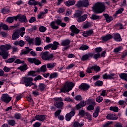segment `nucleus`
<instances>
[{"instance_id": "obj_1", "label": "nucleus", "mask_w": 127, "mask_h": 127, "mask_svg": "<svg viewBox=\"0 0 127 127\" xmlns=\"http://www.w3.org/2000/svg\"><path fill=\"white\" fill-rule=\"evenodd\" d=\"M11 45L6 44L5 45H1L0 46V55L2 56L3 59H7L8 57V51L11 49Z\"/></svg>"}, {"instance_id": "obj_2", "label": "nucleus", "mask_w": 127, "mask_h": 127, "mask_svg": "<svg viewBox=\"0 0 127 127\" xmlns=\"http://www.w3.org/2000/svg\"><path fill=\"white\" fill-rule=\"evenodd\" d=\"M93 12L95 13H102L106 9V6L104 3L97 2L92 7Z\"/></svg>"}, {"instance_id": "obj_3", "label": "nucleus", "mask_w": 127, "mask_h": 127, "mask_svg": "<svg viewBox=\"0 0 127 127\" xmlns=\"http://www.w3.org/2000/svg\"><path fill=\"white\" fill-rule=\"evenodd\" d=\"M73 87L74 83H73V82H67L64 87L61 89L60 93H65V92L68 93L72 90Z\"/></svg>"}, {"instance_id": "obj_4", "label": "nucleus", "mask_w": 127, "mask_h": 127, "mask_svg": "<svg viewBox=\"0 0 127 127\" xmlns=\"http://www.w3.org/2000/svg\"><path fill=\"white\" fill-rule=\"evenodd\" d=\"M56 102L54 103L55 106L58 109H62L64 106V103L62 102L63 99L61 97L55 98Z\"/></svg>"}, {"instance_id": "obj_5", "label": "nucleus", "mask_w": 127, "mask_h": 127, "mask_svg": "<svg viewBox=\"0 0 127 127\" xmlns=\"http://www.w3.org/2000/svg\"><path fill=\"white\" fill-rule=\"evenodd\" d=\"M23 82L26 87H31L33 85V78L30 77H25L23 78Z\"/></svg>"}, {"instance_id": "obj_6", "label": "nucleus", "mask_w": 127, "mask_h": 127, "mask_svg": "<svg viewBox=\"0 0 127 127\" xmlns=\"http://www.w3.org/2000/svg\"><path fill=\"white\" fill-rule=\"evenodd\" d=\"M60 45V44L58 42H54L53 44H49V45L45 46L44 49L47 50L51 48L52 50H56L58 48V46Z\"/></svg>"}, {"instance_id": "obj_7", "label": "nucleus", "mask_w": 127, "mask_h": 127, "mask_svg": "<svg viewBox=\"0 0 127 127\" xmlns=\"http://www.w3.org/2000/svg\"><path fill=\"white\" fill-rule=\"evenodd\" d=\"M53 58V55L49 54V52H45L42 54V59L45 61H50Z\"/></svg>"}, {"instance_id": "obj_8", "label": "nucleus", "mask_w": 127, "mask_h": 127, "mask_svg": "<svg viewBox=\"0 0 127 127\" xmlns=\"http://www.w3.org/2000/svg\"><path fill=\"white\" fill-rule=\"evenodd\" d=\"M71 43V40L69 39H65L64 40H63L61 43V45L62 46H64V50H68L69 48H70V44Z\"/></svg>"}, {"instance_id": "obj_9", "label": "nucleus", "mask_w": 127, "mask_h": 127, "mask_svg": "<svg viewBox=\"0 0 127 127\" xmlns=\"http://www.w3.org/2000/svg\"><path fill=\"white\" fill-rule=\"evenodd\" d=\"M17 19H18L20 22H24L25 23L28 22V21L26 18V16L24 15L18 14V15L15 17V20H17Z\"/></svg>"}, {"instance_id": "obj_10", "label": "nucleus", "mask_w": 127, "mask_h": 127, "mask_svg": "<svg viewBox=\"0 0 127 127\" xmlns=\"http://www.w3.org/2000/svg\"><path fill=\"white\" fill-rule=\"evenodd\" d=\"M1 100L6 103V104H8L10 101H11V97L7 94H2L1 97Z\"/></svg>"}, {"instance_id": "obj_11", "label": "nucleus", "mask_w": 127, "mask_h": 127, "mask_svg": "<svg viewBox=\"0 0 127 127\" xmlns=\"http://www.w3.org/2000/svg\"><path fill=\"white\" fill-rule=\"evenodd\" d=\"M75 109L72 108L71 112L65 115L66 121L67 122L70 121L71 119H72V117H74V116H75Z\"/></svg>"}, {"instance_id": "obj_12", "label": "nucleus", "mask_w": 127, "mask_h": 127, "mask_svg": "<svg viewBox=\"0 0 127 127\" xmlns=\"http://www.w3.org/2000/svg\"><path fill=\"white\" fill-rule=\"evenodd\" d=\"M19 30H15L12 35V40H16L19 38Z\"/></svg>"}, {"instance_id": "obj_13", "label": "nucleus", "mask_w": 127, "mask_h": 127, "mask_svg": "<svg viewBox=\"0 0 127 127\" xmlns=\"http://www.w3.org/2000/svg\"><path fill=\"white\" fill-rule=\"evenodd\" d=\"M93 56H94V53H89L83 56L81 58V60L82 61H85V60H88V59H89L90 57L92 58Z\"/></svg>"}, {"instance_id": "obj_14", "label": "nucleus", "mask_w": 127, "mask_h": 127, "mask_svg": "<svg viewBox=\"0 0 127 127\" xmlns=\"http://www.w3.org/2000/svg\"><path fill=\"white\" fill-rule=\"evenodd\" d=\"M79 88L81 90H82V91H87V90H89L90 85H89V84H87V83H82L79 86Z\"/></svg>"}, {"instance_id": "obj_15", "label": "nucleus", "mask_w": 127, "mask_h": 127, "mask_svg": "<svg viewBox=\"0 0 127 127\" xmlns=\"http://www.w3.org/2000/svg\"><path fill=\"white\" fill-rule=\"evenodd\" d=\"M107 120H110L111 121H116L118 119V117L113 114H109L106 116Z\"/></svg>"}, {"instance_id": "obj_16", "label": "nucleus", "mask_w": 127, "mask_h": 127, "mask_svg": "<svg viewBox=\"0 0 127 127\" xmlns=\"http://www.w3.org/2000/svg\"><path fill=\"white\" fill-rule=\"evenodd\" d=\"M114 77H115V74L114 73H111L110 74H108L107 73H105L103 75V78L104 79H113Z\"/></svg>"}, {"instance_id": "obj_17", "label": "nucleus", "mask_w": 127, "mask_h": 127, "mask_svg": "<svg viewBox=\"0 0 127 127\" xmlns=\"http://www.w3.org/2000/svg\"><path fill=\"white\" fill-rule=\"evenodd\" d=\"M70 29H71V32H73L76 34H78V33L80 32V30L78 29V28L76 27V26L74 25H72L70 26Z\"/></svg>"}, {"instance_id": "obj_18", "label": "nucleus", "mask_w": 127, "mask_h": 127, "mask_svg": "<svg viewBox=\"0 0 127 127\" xmlns=\"http://www.w3.org/2000/svg\"><path fill=\"white\" fill-rule=\"evenodd\" d=\"M35 119L37 121H39L40 122H43V121H45L46 117L44 115H36L35 116Z\"/></svg>"}, {"instance_id": "obj_19", "label": "nucleus", "mask_w": 127, "mask_h": 127, "mask_svg": "<svg viewBox=\"0 0 127 127\" xmlns=\"http://www.w3.org/2000/svg\"><path fill=\"white\" fill-rule=\"evenodd\" d=\"M93 33L94 31H93V30H89L84 32L83 33V36H84V37H88V36H91Z\"/></svg>"}, {"instance_id": "obj_20", "label": "nucleus", "mask_w": 127, "mask_h": 127, "mask_svg": "<svg viewBox=\"0 0 127 127\" xmlns=\"http://www.w3.org/2000/svg\"><path fill=\"white\" fill-rule=\"evenodd\" d=\"M46 64H44L42 65L40 68H38L37 69V72L38 73H41V72H45L47 71V68L46 67Z\"/></svg>"}, {"instance_id": "obj_21", "label": "nucleus", "mask_w": 127, "mask_h": 127, "mask_svg": "<svg viewBox=\"0 0 127 127\" xmlns=\"http://www.w3.org/2000/svg\"><path fill=\"white\" fill-rule=\"evenodd\" d=\"M25 50H22L20 53L21 55H25V54H28L32 49L29 48V47H25Z\"/></svg>"}, {"instance_id": "obj_22", "label": "nucleus", "mask_w": 127, "mask_h": 127, "mask_svg": "<svg viewBox=\"0 0 127 127\" xmlns=\"http://www.w3.org/2000/svg\"><path fill=\"white\" fill-rule=\"evenodd\" d=\"M46 65L47 66V68L48 69H49L50 70H52V69H54V67L56 66V63H50L47 64Z\"/></svg>"}, {"instance_id": "obj_23", "label": "nucleus", "mask_w": 127, "mask_h": 127, "mask_svg": "<svg viewBox=\"0 0 127 127\" xmlns=\"http://www.w3.org/2000/svg\"><path fill=\"white\" fill-rule=\"evenodd\" d=\"M88 17V15L87 14H84L82 15V16L79 17L77 19V22H83L87 19V18Z\"/></svg>"}, {"instance_id": "obj_24", "label": "nucleus", "mask_w": 127, "mask_h": 127, "mask_svg": "<svg viewBox=\"0 0 127 127\" xmlns=\"http://www.w3.org/2000/svg\"><path fill=\"white\" fill-rule=\"evenodd\" d=\"M112 38H113V36L110 34L107 35L102 37L103 41L105 42L108 41V40H110V39H112Z\"/></svg>"}, {"instance_id": "obj_25", "label": "nucleus", "mask_w": 127, "mask_h": 127, "mask_svg": "<svg viewBox=\"0 0 127 127\" xmlns=\"http://www.w3.org/2000/svg\"><path fill=\"white\" fill-rule=\"evenodd\" d=\"M75 3H76L75 0H68L65 2V5H66V6H71V5H74Z\"/></svg>"}, {"instance_id": "obj_26", "label": "nucleus", "mask_w": 127, "mask_h": 127, "mask_svg": "<svg viewBox=\"0 0 127 127\" xmlns=\"http://www.w3.org/2000/svg\"><path fill=\"white\" fill-rule=\"evenodd\" d=\"M113 38L116 41H122L121 35H120L119 33L114 34L113 36Z\"/></svg>"}, {"instance_id": "obj_27", "label": "nucleus", "mask_w": 127, "mask_h": 127, "mask_svg": "<svg viewBox=\"0 0 127 127\" xmlns=\"http://www.w3.org/2000/svg\"><path fill=\"white\" fill-rule=\"evenodd\" d=\"M103 16L106 18L107 22H111V21L114 19L113 17L110 16L108 14H104Z\"/></svg>"}, {"instance_id": "obj_28", "label": "nucleus", "mask_w": 127, "mask_h": 127, "mask_svg": "<svg viewBox=\"0 0 127 127\" xmlns=\"http://www.w3.org/2000/svg\"><path fill=\"white\" fill-rule=\"evenodd\" d=\"M84 125H85V123L83 122L79 123L78 122H75L73 124L72 127H82L84 126Z\"/></svg>"}, {"instance_id": "obj_29", "label": "nucleus", "mask_w": 127, "mask_h": 127, "mask_svg": "<svg viewBox=\"0 0 127 127\" xmlns=\"http://www.w3.org/2000/svg\"><path fill=\"white\" fill-rule=\"evenodd\" d=\"M99 112H100V107L97 106L96 108V110L93 114V118H97L99 116Z\"/></svg>"}, {"instance_id": "obj_30", "label": "nucleus", "mask_w": 127, "mask_h": 127, "mask_svg": "<svg viewBox=\"0 0 127 127\" xmlns=\"http://www.w3.org/2000/svg\"><path fill=\"white\" fill-rule=\"evenodd\" d=\"M59 76L58 72H52L49 76V79H55Z\"/></svg>"}, {"instance_id": "obj_31", "label": "nucleus", "mask_w": 127, "mask_h": 127, "mask_svg": "<svg viewBox=\"0 0 127 127\" xmlns=\"http://www.w3.org/2000/svg\"><path fill=\"white\" fill-rule=\"evenodd\" d=\"M17 30H19V34L21 36V37H23V35L25 34V28L24 27H22L20 29H18Z\"/></svg>"}, {"instance_id": "obj_32", "label": "nucleus", "mask_w": 127, "mask_h": 127, "mask_svg": "<svg viewBox=\"0 0 127 127\" xmlns=\"http://www.w3.org/2000/svg\"><path fill=\"white\" fill-rule=\"evenodd\" d=\"M91 68L93 69L95 72H96V73L101 71V67L96 64L92 66Z\"/></svg>"}, {"instance_id": "obj_33", "label": "nucleus", "mask_w": 127, "mask_h": 127, "mask_svg": "<svg viewBox=\"0 0 127 127\" xmlns=\"http://www.w3.org/2000/svg\"><path fill=\"white\" fill-rule=\"evenodd\" d=\"M15 59H16V57L15 56H13L12 58H9L7 60L5 61L6 63H12V62H14Z\"/></svg>"}, {"instance_id": "obj_34", "label": "nucleus", "mask_w": 127, "mask_h": 127, "mask_svg": "<svg viewBox=\"0 0 127 127\" xmlns=\"http://www.w3.org/2000/svg\"><path fill=\"white\" fill-rule=\"evenodd\" d=\"M38 88L41 92H42L45 89V88H46V86H45V84L43 83H39L38 85Z\"/></svg>"}, {"instance_id": "obj_35", "label": "nucleus", "mask_w": 127, "mask_h": 127, "mask_svg": "<svg viewBox=\"0 0 127 127\" xmlns=\"http://www.w3.org/2000/svg\"><path fill=\"white\" fill-rule=\"evenodd\" d=\"M35 45L36 46H39L40 45H41V39H40V38L36 37L35 39Z\"/></svg>"}, {"instance_id": "obj_36", "label": "nucleus", "mask_w": 127, "mask_h": 127, "mask_svg": "<svg viewBox=\"0 0 127 127\" xmlns=\"http://www.w3.org/2000/svg\"><path fill=\"white\" fill-rule=\"evenodd\" d=\"M87 102L88 105L96 106V103L95 102V101L94 99H89L87 100Z\"/></svg>"}, {"instance_id": "obj_37", "label": "nucleus", "mask_w": 127, "mask_h": 127, "mask_svg": "<svg viewBox=\"0 0 127 127\" xmlns=\"http://www.w3.org/2000/svg\"><path fill=\"white\" fill-rule=\"evenodd\" d=\"M120 77L122 80H125L127 81V73H123L120 74Z\"/></svg>"}, {"instance_id": "obj_38", "label": "nucleus", "mask_w": 127, "mask_h": 127, "mask_svg": "<svg viewBox=\"0 0 127 127\" xmlns=\"http://www.w3.org/2000/svg\"><path fill=\"white\" fill-rule=\"evenodd\" d=\"M15 17H15V16H13V17H8L6 19V21H7V22H8V23H12V22H13V20L14 19H15Z\"/></svg>"}, {"instance_id": "obj_39", "label": "nucleus", "mask_w": 127, "mask_h": 127, "mask_svg": "<svg viewBox=\"0 0 127 127\" xmlns=\"http://www.w3.org/2000/svg\"><path fill=\"white\" fill-rule=\"evenodd\" d=\"M56 22L55 21H52L51 23H50V26L51 27V28L53 29H58L59 28V27H58V26L55 25L56 24Z\"/></svg>"}, {"instance_id": "obj_40", "label": "nucleus", "mask_w": 127, "mask_h": 127, "mask_svg": "<svg viewBox=\"0 0 127 127\" xmlns=\"http://www.w3.org/2000/svg\"><path fill=\"white\" fill-rule=\"evenodd\" d=\"M35 73H38L37 71H35V70H32V71H30L28 73V76H32V77H35V76H36V74H35Z\"/></svg>"}, {"instance_id": "obj_41", "label": "nucleus", "mask_w": 127, "mask_h": 127, "mask_svg": "<svg viewBox=\"0 0 127 127\" xmlns=\"http://www.w3.org/2000/svg\"><path fill=\"white\" fill-rule=\"evenodd\" d=\"M7 123L9 126H11L12 127L15 126V121L13 120H7Z\"/></svg>"}, {"instance_id": "obj_42", "label": "nucleus", "mask_w": 127, "mask_h": 127, "mask_svg": "<svg viewBox=\"0 0 127 127\" xmlns=\"http://www.w3.org/2000/svg\"><path fill=\"white\" fill-rule=\"evenodd\" d=\"M25 39L26 41L29 42V44H32L34 40V39L31 38L29 36H27Z\"/></svg>"}, {"instance_id": "obj_43", "label": "nucleus", "mask_w": 127, "mask_h": 127, "mask_svg": "<svg viewBox=\"0 0 127 127\" xmlns=\"http://www.w3.org/2000/svg\"><path fill=\"white\" fill-rule=\"evenodd\" d=\"M83 13L81 11H78L76 13H75L74 15V17L76 18H79L80 16H81Z\"/></svg>"}, {"instance_id": "obj_44", "label": "nucleus", "mask_w": 127, "mask_h": 127, "mask_svg": "<svg viewBox=\"0 0 127 127\" xmlns=\"http://www.w3.org/2000/svg\"><path fill=\"white\" fill-rule=\"evenodd\" d=\"M89 49V46L87 45H82L79 48L80 50H88Z\"/></svg>"}, {"instance_id": "obj_45", "label": "nucleus", "mask_w": 127, "mask_h": 127, "mask_svg": "<svg viewBox=\"0 0 127 127\" xmlns=\"http://www.w3.org/2000/svg\"><path fill=\"white\" fill-rule=\"evenodd\" d=\"M103 81L101 80L97 81L95 83V86H97V87H102L103 86Z\"/></svg>"}, {"instance_id": "obj_46", "label": "nucleus", "mask_w": 127, "mask_h": 127, "mask_svg": "<svg viewBox=\"0 0 127 127\" xmlns=\"http://www.w3.org/2000/svg\"><path fill=\"white\" fill-rule=\"evenodd\" d=\"M110 110L113 111V112H115L116 113H118V112H119V108L117 106L111 107L110 108Z\"/></svg>"}, {"instance_id": "obj_47", "label": "nucleus", "mask_w": 127, "mask_h": 127, "mask_svg": "<svg viewBox=\"0 0 127 127\" xmlns=\"http://www.w3.org/2000/svg\"><path fill=\"white\" fill-rule=\"evenodd\" d=\"M75 6H77V7H83V1L79 0L78 1L77 3L75 4Z\"/></svg>"}, {"instance_id": "obj_48", "label": "nucleus", "mask_w": 127, "mask_h": 127, "mask_svg": "<svg viewBox=\"0 0 127 127\" xmlns=\"http://www.w3.org/2000/svg\"><path fill=\"white\" fill-rule=\"evenodd\" d=\"M82 4L84 7H87V6H89V1L88 0H82Z\"/></svg>"}, {"instance_id": "obj_49", "label": "nucleus", "mask_w": 127, "mask_h": 127, "mask_svg": "<svg viewBox=\"0 0 127 127\" xmlns=\"http://www.w3.org/2000/svg\"><path fill=\"white\" fill-rule=\"evenodd\" d=\"M91 18L93 20H96V19H100V16L93 14L91 15Z\"/></svg>"}, {"instance_id": "obj_50", "label": "nucleus", "mask_w": 127, "mask_h": 127, "mask_svg": "<svg viewBox=\"0 0 127 127\" xmlns=\"http://www.w3.org/2000/svg\"><path fill=\"white\" fill-rule=\"evenodd\" d=\"M27 65L25 64V65L21 66L19 67H18V69L19 70H21V71H24V70L25 71L27 70Z\"/></svg>"}, {"instance_id": "obj_51", "label": "nucleus", "mask_w": 127, "mask_h": 127, "mask_svg": "<svg viewBox=\"0 0 127 127\" xmlns=\"http://www.w3.org/2000/svg\"><path fill=\"white\" fill-rule=\"evenodd\" d=\"M1 12L3 13V14H6L9 12V9L8 8H4L1 9Z\"/></svg>"}, {"instance_id": "obj_52", "label": "nucleus", "mask_w": 127, "mask_h": 127, "mask_svg": "<svg viewBox=\"0 0 127 127\" xmlns=\"http://www.w3.org/2000/svg\"><path fill=\"white\" fill-rule=\"evenodd\" d=\"M111 125H113V121H108L104 124L103 127H110Z\"/></svg>"}, {"instance_id": "obj_53", "label": "nucleus", "mask_w": 127, "mask_h": 127, "mask_svg": "<svg viewBox=\"0 0 127 127\" xmlns=\"http://www.w3.org/2000/svg\"><path fill=\"white\" fill-rule=\"evenodd\" d=\"M14 119L16 120H20V118H21V114L19 113H15L14 115Z\"/></svg>"}, {"instance_id": "obj_54", "label": "nucleus", "mask_w": 127, "mask_h": 127, "mask_svg": "<svg viewBox=\"0 0 127 127\" xmlns=\"http://www.w3.org/2000/svg\"><path fill=\"white\" fill-rule=\"evenodd\" d=\"M47 29L46 27L43 26H41L39 27V31H40V32H45Z\"/></svg>"}, {"instance_id": "obj_55", "label": "nucleus", "mask_w": 127, "mask_h": 127, "mask_svg": "<svg viewBox=\"0 0 127 127\" xmlns=\"http://www.w3.org/2000/svg\"><path fill=\"white\" fill-rule=\"evenodd\" d=\"M14 63L16 64H24V61H21L20 59H17L15 61Z\"/></svg>"}, {"instance_id": "obj_56", "label": "nucleus", "mask_w": 127, "mask_h": 127, "mask_svg": "<svg viewBox=\"0 0 127 127\" xmlns=\"http://www.w3.org/2000/svg\"><path fill=\"white\" fill-rule=\"evenodd\" d=\"M89 27H91V23L88 22L85 23V24L83 26V28L85 29L89 28Z\"/></svg>"}, {"instance_id": "obj_57", "label": "nucleus", "mask_w": 127, "mask_h": 127, "mask_svg": "<svg viewBox=\"0 0 127 127\" xmlns=\"http://www.w3.org/2000/svg\"><path fill=\"white\" fill-rule=\"evenodd\" d=\"M27 61L29 62V63H31V64H32L34 63V61H35V58H29L27 59Z\"/></svg>"}, {"instance_id": "obj_58", "label": "nucleus", "mask_w": 127, "mask_h": 127, "mask_svg": "<svg viewBox=\"0 0 127 127\" xmlns=\"http://www.w3.org/2000/svg\"><path fill=\"white\" fill-rule=\"evenodd\" d=\"M28 3L30 5H34L36 4V1L35 0H29Z\"/></svg>"}, {"instance_id": "obj_59", "label": "nucleus", "mask_w": 127, "mask_h": 127, "mask_svg": "<svg viewBox=\"0 0 127 127\" xmlns=\"http://www.w3.org/2000/svg\"><path fill=\"white\" fill-rule=\"evenodd\" d=\"M3 71H4V72H5L6 73L8 72L9 71H10V70H11V67L9 68V67H7V66H4V68H3Z\"/></svg>"}, {"instance_id": "obj_60", "label": "nucleus", "mask_w": 127, "mask_h": 127, "mask_svg": "<svg viewBox=\"0 0 127 127\" xmlns=\"http://www.w3.org/2000/svg\"><path fill=\"white\" fill-rule=\"evenodd\" d=\"M85 112V110H80L79 111L78 115H79V116H81V117H84Z\"/></svg>"}, {"instance_id": "obj_61", "label": "nucleus", "mask_w": 127, "mask_h": 127, "mask_svg": "<svg viewBox=\"0 0 127 127\" xmlns=\"http://www.w3.org/2000/svg\"><path fill=\"white\" fill-rule=\"evenodd\" d=\"M95 50L96 53H100V52H102V51H103V49H102V48L101 47H98L96 48L95 49Z\"/></svg>"}, {"instance_id": "obj_62", "label": "nucleus", "mask_w": 127, "mask_h": 127, "mask_svg": "<svg viewBox=\"0 0 127 127\" xmlns=\"http://www.w3.org/2000/svg\"><path fill=\"white\" fill-rule=\"evenodd\" d=\"M34 64H35V65H40V64H41V62H40V61L39 60L35 59V61L34 62Z\"/></svg>"}, {"instance_id": "obj_63", "label": "nucleus", "mask_w": 127, "mask_h": 127, "mask_svg": "<svg viewBox=\"0 0 127 127\" xmlns=\"http://www.w3.org/2000/svg\"><path fill=\"white\" fill-rule=\"evenodd\" d=\"M74 99L76 101H82V96L81 95H77L75 96Z\"/></svg>"}, {"instance_id": "obj_64", "label": "nucleus", "mask_w": 127, "mask_h": 127, "mask_svg": "<svg viewBox=\"0 0 127 127\" xmlns=\"http://www.w3.org/2000/svg\"><path fill=\"white\" fill-rule=\"evenodd\" d=\"M114 127H123V124L121 123L117 122L114 125Z\"/></svg>"}]
</instances>
